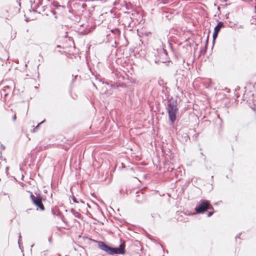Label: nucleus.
<instances>
[{"label": "nucleus", "mask_w": 256, "mask_h": 256, "mask_svg": "<svg viewBox=\"0 0 256 256\" xmlns=\"http://www.w3.org/2000/svg\"><path fill=\"white\" fill-rule=\"evenodd\" d=\"M97 242L99 248L108 254L113 255L114 254H124L125 253L124 248L122 244L120 246L119 248H112L102 242L98 241Z\"/></svg>", "instance_id": "1"}, {"label": "nucleus", "mask_w": 256, "mask_h": 256, "mask_svg": "<svg viewBox=\"0 0 256 256\" xmlns=\"http://www.w3.org/2000/svg\"><path fill=\"white\" fill-rule=\"evenodd\" d=\"M168 118L171 124H174L176 120V114L178 112V109L177 106L176 100L168 101L166 106Z\"/></svg>", "instance_id": "2"}, {"label": "nucleus", "mask_w": 256, "mask_h": 256, "mask_svg": "<svg viewBox=\"0 0 256 256\" xmlns=\"http://www.w3.org/2000/svg\"><path fill=\"white\" fill-rule=\"evenodd\" d=\"M208 210H214L210 202L206 200H200V204L195 208L196 212L198 214H203Z\"/></svg>", "instance_id": "3"}, {"label": "nucleus", "mask_w": 256, "mask_h": 256, "mask_svg": "<svg viewBox=\"0 0 256 256\" xmlns=\"http://www.w3.org/2000/svg\"><path fill=\"white\" fill-rule=\"evenodd\" d=\"M72 2H68L67 4L68 8V12H66V18L68 19L71 20L74 22H78L80 21V18L78 14H76V12L74 10L72 6Z\"/></svg>", "instance_id": "4"}, {"label": "nucleus", "mask_w": 256, "mask_h": 256, "mask_svg": "<svg viewBox=\"0 0 256 256\" xmlns=\"http://www.w3.org/2000/svg\"><path fill=\"white\" fill-rule=\"evenodd\" d=\"M30 197L33 204L37 206L40 210H44V206L42 203V198L40 195L35 196L32 192H30Z\"/></svg>", "instance_id": "5"}, {"label": "nucleus", "mask_w": 256, "mask_h": 256, "mask_svg": "<svg viewBox=\"0 0 256 256\" xmlns=\"http://www.w3.org/2000/svg\"><path fill=\"white\" fill-rule=\"evenodd\" d=\"M69 42V46L65 50V55L70 58L72 55H74L75 51V47L74 46V42L70 38H68ZM65 49L66 48H65Z\"/></svg>", "instance_id": "6"}, {"label": "nucleus", "mask_w": 256, "mask_h": 256, "mask_svg": "<svg viewBox=\"0 0 256 256\" xmlns=\"http://www.w3.org/2000/svg\"><path fill=\"white\" fill-rule=\"evenodd\" d=\"M12 88V86H6L4 87L2 90L0 91V94L2 96H4V101L6 100V96L11 92Z\"/></svg>", "instance_id": "7"}, {"label": "nucleus", "mask_w": 256, "mask_h": 256, "mask_svg": "<svg viewBox=\"0 0 256 256\" xmlns=\"http://www.w3.org/2000/svg\"><path fill=\"white\" fill-rule=\"evenodd\" d=\"M70 198H72L73 202L76 204H84V202L82 200L76 198L74 196H72V197L70 198L69 200L70 201V203H71V199Z\"/></svg>", "instance_id": "8"}, {"label": "nucleus", "mask_w": 256, "mask_h": 256, "mask_svg": "<svg viewBox=\"0 0 256 256\" xmlns=\"http://www.w3.org/2000/svg\"><path fill=\"white\" fill-rule=\"evenodd\" d=\"M224 26V24L222 22H218L217 25L215 26L214 28V31L217 32H219L222 28Z\"/></svg>", "instance_id": "9"}, {"label": "nucleus", "mask_w": 256, "mask_h": 256, "mask_svg": "<svg viewBox=\"0 0 256 256\" xmlns=\"http://www.w3.org/2000/svg\"><path fill=\"white\" fill-rule=\"evenodd\" d=\"M44 121H45V120H44L43 121H42V122H40V123H39L35 128H34L33 130H31V132H36V131H37V130L39 128V127H40V125L42 123H43Z\"/></svg>", "instance_id": "10"}, {"label": "nucleus", "mask_w": 256, "mask_h": 256, "mask_svg": "<svg viewBox=\"0 0 256 256\" xmlns=\"http://www.w3.org/2000/svg\"><path fill=\"white\" fill-rule=\"evenodd\" d=\"M151 216L152 217L154 218L158 219L160 218V216L158 213L156 212L152 214Z\"/></svg>", "instance_id": "11"}, {"label": "nucleus", "mask_w": 256, "mask_h": 256, "mask_svg": "<svg viewBox=\"0 0 256 256\" xmlns=\"http://www.w3.org/2000/svg\"><path fill=\"white\" fill-rule=\"evenodd\" d=\"M78 76V75H76L74 76L73 75L72 76V80H71V82H70V86H72V85L74 84V82H75V80H76V79L77 77Z\"/></svg>", "instance_id": "12"}, {"label": "nucleus", "mask_w": 256, "mask_h": 256, "mask_svg": "<svg viewBox=\"0 0 256 256\" xmlns=\"http://www.w3.org/2000/svg\"><path fill=\"white\" fill-rule=\"evenodd\" d=\"M218 32H214L213 35H212V38H213V42L216 39V38L218 37Z\"/></svg>", "instance_id": "13"}, {"label": "nucleus", "mask_w": 256, "mask_h": 256, "mask_svg": "<svg viewBox=\"0 0 256 256\" xmlns=\"http://www.w3.org/2000/svg\"><path fill=\"white\" fill-rule=\"evenodd\" d=\"M212 212H209L208 214V217H210L214 213V210H212Z\"/></svg>", "instance_id": "14"}, {"label": "nucleus", "mask_w": 256, "mask_h": 256, "mask_svg": "<svg viewBox=\"0 0 256 256\" xmlns=\"http://www.w3.org/2000/svg\"><path fill=\"white\" fill-rule=\"evenodd\" d=\"M12 120L14 121H15L16 120V114H14L12 116Z\"/></svg>", "instance_id": "15"}, {"label": "nucleus", "mask_w": 256, "mask_h": 256, "mask_svg": "<svg viewBox=\"0 0 256 256\" xmlns=\"http://www.w3.org/2000/svg\"><path fill=\"white\" fill-rule=\"evenodd\" d=\"M0 147L2 150H4L5 149V146L2 144H1Z\"/></svg>", "instance_id": "16"}, {"label": "nucleus", "mask_w": 256, "mask_h": 256, "mask_svg": "<svg viewBox=\"0 0 256 256\" xmlns=\"http://www.w3.org/2000/svg\"><path fill=\"white\" fill-rule=\"evenodd\" d=\"M58 230L60 232V231H62V228H60V227H58Z\"/></svg>", "instance_id": "17"}, {"label": "nucleus", "mask_w": 256, "mask_h": 256, "mask_svg": "<svg viewBox=\"0 0 256 256\" xmlns=\"http://www.w3.org/2000/svg\"><path fill=\"white\" fill-rule=\"evenodd\" d=\"M163 52H164V53L165 54H166V55L167 54V52H166V50L164 49L163 50Z\"/></svg>", "instance_id": "18"}, {"label": "nucleus", "mask_w": 256, "mask_h": 256, "mask_svg": "<svg viewBox=\"0 0 256 256\" xmlns=\"http://www.w3.org/2000/svg\"><path fill=\"white\" fill-rule=\"evenodd\" d=\"M52 214H56L55 212H54V210H52Z\"/></svg>", "instance_id": "19"}, {"label": "nucleus", "mask_w": 256, "mask_h": 256, "mask_svg": "<svg viewBox=\"0 0 256 256\" xmlns=\"http://www.w3.org/2000/svg\"><path fill=\"white\" fill-rule=\"evenodd\" d=\"M163 3H164V4H166V3H167V2H166V0H163Z\"/></svg>", "instance_id": "20"}, {"label": "nucleus", "mask_w": 256, "mask_h": 256, "mask_svg": "<svg viewBox=\"0 0 256 256\" xmlns=\"http://www.w3.org/2000/svg\"><path fill=\"white\" fill-rule=\"evenodd\" d=\"M52 12H53L54 14H56V12L55 11H52Z\"/></svg>", "instance_id": "21"}, {"label": "nucleus", "mask_w": 256, "mask_h": 256, "mask_svg": "<svg viewBox=\"0 0 256 256\" xmlns=\"http://www.w3.org/2000/svg\"><path fill=\"white\" fill-rule=\"evenodd\" d=\"M240 235V234H239L238 235H236V238H239V236Z\"/></svg>", "instance_id": "22"}, {"label": "nucleus", "mask_w": 256, "mask_h": 256, "mask_svg": "<svg viewBox=\"0 0 256 256\" xmlns=\"http://www.w3.org/2000/svg\"><path fill=\"white\" fill-rule=\"evenodd\" d=\"M43 150V149L42 148L41 146H40V147L39 148L38 150Z\"/></svg>", "instance_id": "23"}, {"label": "nucleus", "mask_w": 256, "mask_h": 256, "mask_svg": "<svg viewBox=\"0 0 256 256\" xmlns=\"http://www.w3.org/2000/svg\"><path fill=\"white\" fill-rule=\"evenodd\" d=\"M76 4H73V6L75 8L76 7Z\"/></svg>", "instance_id": "24"}, {"label": "nucleus", "mask_w": 256, "mask_h": 256, "mask_svg": "<svg viewBox=\"0 0 256 256\" xmlns=\"http://www.w3.org/2000/svg\"><path fill=\"white\" fill-rule=\"evenodd\" d=\"M56 47L60 48H61V46L60 45H57Z\"/></svg>", "instance_id": "25"}, {"label": "nucleus", "mask_w": 256, "mask_h": 256, "mask_svg": "<svg viewBox=\"0 0 256 256\" xmlns=\"http://www.w3.org/2000/svg\"><path fill=\"white\" fill-rule=\"evenodd\" d=\"M61 219H62V222H64V218H63V216H62V217L61 218Z\"/></svg>", "instance_id": "26"}, {"label": "nucleus", "mask_w": 256, "mask_h": 256, "mask_svg": "<svg viewBox=\"0 0 256 256\" xmlns=\"http://www.w3.org/2000/svg\"><path fill=\"white\" fill-rule=\"evenodd\" d=\"M58 52L60 53V54H62V52L60 50H58Z\"/></svg>", "instance_id": "27"}, {"label": "nucleus", "mask_w": 256, "mask_h": 256, "mask_svg": "<svg viewBox=\"0 0 256 256\" xmlns=\"http://www.w3.org/2000/svg\"><path fill=\"white\" fill-rule=\"evenodd\" d=\"M61 28H63V25L62 24H61Z\"/></svg>", "instance_id": "28"}, {"label": "nucleus", "mask_w": 256, "mask_h": 256, "mask_svg": "<svg viewBox=\"0 0 256 256\" xmlns=\"http://www.w3.org/2000/svg\"><path fill=\"white\" fill-rule=\"evenodd\" d=\"M66 149H67V148L65 146V148H64L65 150H66Z\"/></svg>", "instance_id": "29"}, {"label": "nucleus", "mask_w": 256, "mask_h": 256, "mask_svg": "<svg viewBox=\"0 0 256 256\" xmlns=\"http://www.w3.org/2000/svg\"><path fill=\"white\" fill-rule=\"evenodd\" d=\"M136 202H138V203L140 202L139 200H136Z\"/></svg>", "instance_id": "30"}, {"label": "nucleus", "mask_w": 256, "mask_h": 256, "mask_svg": "<svg viewBox=\"0 0 256 256\" xmlns=\"http://www.w3.org/2000/svg\"><path fill=\"white\" fill-rule=\"evenodd\" d=\"M58 234L60 235V236H62V234Z\"/></svg>", "instance_id": "31"}, {"label": "nucleus", "mask_w": 256, "mask_h": 256, "mask_svg": "<svg viewBox=\"0 0 256 256\" xmlns=\"http://www.w3.org/2000/svg\"><path fill=\"white\" fill-rule=\"evenodd\" d=\"M71 210H72V211L74 210V208H71Z\"/></svg>", "instance_id": "32"}, {"label": "nucleus", "mask_w": 256, "mask_h": 256, "mask_svg": "<svg viewBox=\"0 0 256 256\" xmlns=\"http://www.w3.org/2000/svg\"><path fill=\"white\" fill-rule=\"evenodd\" d=\"M20 240H18V244H20Z\"/></svg>", "instance_id": "33"}]
</instances>
